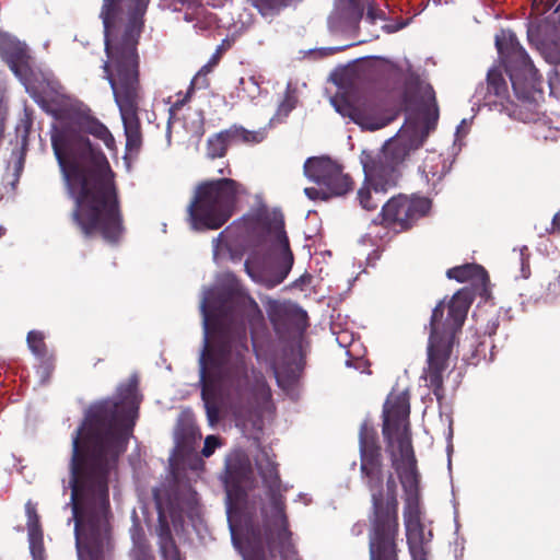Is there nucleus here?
Instances as JSON below:
<instances>
[{
	"label": "nucleus",
	"instance_id": "nucleus-1",
	"mask_svg": "<svg viewBox=\"0 0 560 560\" xmlns=\"http://www.w3.org/2000/svg\"><path fill=\"white\" fill-rule=\"evenodd\" d=\"M137 416L135 386L119 402L93 405L72 440L70 487L79 560H104L108 549L105 475L125 448Z\"/></svg>",
	"mask_w": 560,
	"mask_h": 560
},
{
	"label": "nucleus",
	"instance_id": "nucleus-2",
	"mask_svg": "<svg viewBox=\"0 0 560 560\" xmlns=\"http://www.w3.org/2000/svg\"><path fill=\"white\" fill-rule=\"evenodd\" d=\"M55 115L60 121L51 132V144L69 195L75 201L73 218L85 235L100 233L115 242L122 226L114 175L105 155L93 149L81 132L100 139L113 152L117 151L115 139L105 125L80 108Z\"/></svg>",
	"mask_w": 560,
	"mask_h": 560
},
{
	"label": "nucleus",
	"instance_id": "nucleus-3",
	"mask_svg": "<svg viewBox=\"0 0 560 560\" xmlns=\"http://www.w3.org/2000/svg\"><path fill=\"white\" fill-rule=\"evenodd\" d=\"M224 278L230 285L231 296L229 303L223 305V310H217L213 301V290L205 293L200 306L205 328V349L200 357V381L202 383V397L206 401L207 415L211 424L217 421L218 412L210 406L208 397L212 394L217 382L228 384L237 390L247 385V368L243 353L241 351L233 353L231 347L226 345L218 350L211 347V330L217 324L215 317L226 308H231L232 313H237L249 322L261 317L257 303L241 290L235 277L226 273Z\"/></svg>",
	"mask_w": 560,
	"mask_h": 560
},
{
	"label": "nucleus",
	"instance_id": "nucleus-4",
	"mask_svg": "<svg viewBox=\"0 0 560 560\" xmlns=\"http://www.w3.org/2000/svg\"><path fill=\"white\" fill-rule=\"evenodd\" d=\"M409 394L393 390L384 405L383 433L388 442L393 466L405 492L404 523L412 560H427V544L431 534L424 533L419 504V480L409 438Z\"/></svg>",
	"mask_w": 560,
	"mask_h": 560
},
{
	"label": "nucleus",
	"instance_id": "nucleus-5",
	"mask_svg": "<svg viewBox=\"0 0 560 560\" xmlns=\"http://www.w3.org/2000/svg\"><path fill=\"white\" fill-rule=\"evenodd\" d=\"M360 452L362 478L373 503L371 560H396L397 483L392 474H383L375 434L368 423H363L360 430Z\"/></svg>",
	"mask_w": 560,
	"mask_h": 560
},
{
	"label": "nucleus",
	"instance_id": "nucleus-6",
	"mask_svg": "<svg viewBox=\"0 0 560 560\" xmlns=\"http://www.w3.org/2000/svg\"><path fill=\"white\" fill-rule=\"evenodd\" d=\"M116 0H104L101 18L105 31L107 61L104 63L106 78L112 86L115 101L119 107L126 133V149L137 150L141 144L137 107L139 101V72L137 39L127 34L120 43L109 38L110 19Z\"/></svg>",
	"mask_w": 560,
	"mask_h": 560
},
{
	"label": "nucleus",
	"instance_id": "nucleus-7",
	"mask_svg": "<svg viewBox=\"0 0 560 560\" xmlns=\"http://www.w3.org/2000/svg\"><path fill=\"white\" fill-rule=\"evenodd\" d=\"M423 103L427 106V116L419 113L415 118L409 117L397 135L389 139L382 153L376 156L362 152L361 163L365 180L376 195H382L397 184L399 178L398 165L402 163L409 152L420 147L438 118L434 102V92L428 84L420 86Z\"/></svg>",
	"mask_w": 560,
	"mask_h": 560
},
{
	"label": "nucleus",
	"instance_id": "nucleus-8",
	"mask_svg": "<svg viewBox=\"0 0 560 560\" xmlns=\"http://www.w3.org/2000/svg\"><path fill=\"white\" fill-rule=\"evenodd\" d=\"M470 303V293L459 290L447 304L441 302L433 310L428 348L429 377L432 385L441 382V372L446 366L454 334L462 327Z\"/></svg>",
	"mask_w": 560,
	"mask_h": 560
},
{
	"label": "nucleus",
	"instance_id": "nucleus-9",
	"mask_svg": "<svg viewBox=\"0 0 560 560\" xmlns=\"http://www.w3.org/2000/svg\"><path fill=\"white\" fill-rule=\"evenodd\" d=\"M244 194V186L230 178L199 185L189 207L192 229L215 230L222 226L233 214L238 198Z\"/></svg>",
	"mask_w": 560,
	"mask_h": 560
},
{
	"label": "nucleus",
	"instance_id": "nucleus-10",
	"mask_svg": "<svg viewBox=\"0 0 560 560\" xmlns=\"http://www.w3.org/2000/svg\"><path fill=\"white\" fill-rule=\"evenodd\" d=\"M264 242L267 247L266 257L260 260L256 253L250 254L245 261V269L255 282L271 288L287 278L293 265V255L281 220H275Z\"/></svg>",
	"mask_w": 560,
	"mask_h": 560
},
{
	"label": "nucleus",
	"instance_id": "nucleus-11",
	"mask_svg": "<svg viewBox=\"0 0 560 560\" xmlns=\"http://www.w3.org/2000/svg\"><path fill=\"white\" fill-rule=\"evenodd\" d=\"M495 46L499 54L506 58L508 72L516 95L522 98L532 97L539 88L540 78L515 35L502 30L495 36Z\"/></svg>",
	"mask_w": 560,
	"mask_h": 560
},
{
	"label": "nucleus",
	"instance_id": "nucleus-12",
	"mask_svg": "<svg viewBox=\"0 0 560 560\" xmlns=\"http://www.w3.org/2000/svg\"><path fill=\"white\" fill-rule=\"evenodd\" d=\"M249 472V463L245 454L236 451L230 454L225 465V490H226V514L231 536L234 546L242 552L244 560H253L250 555L245 550L241 539L240 504L242 501L241 483L247 478Z\"/></svg>",
	"mask_w": 560,
	"mask_h": 560
},
{
	"label": "nucleus",
	"instance_id": "nucleus-13",
	"mask_svg": "<svg viewBox=\"0 0 560 560\" xmlns=\"http://www.w3.org/2000/svg\"><path fill=\"white\" fill-rule=\"evenodd\" d=\"M306 177L317 184V187L305 188L310 199L326 200L334 196H341L350 189L347 175L342 174L340 166L328 158H311L304 164Z\"/></svg>",
	"mask_w": 560,
	"mask_h": 560
},
{
	"label": "nucleus",
	"instance_id": "nucleus-14",
	"mask_svg": "<svg viewBox=\"0 0 560 560\" xmlns=\"http://www.w3.org/2000/svg\"><path fill=\"white\" fill-rule=\"evenodd\" d=\"M330 104L337 113L349 117L362 129L376 130L388 124V119L380 116L376 107L361 97L355 91L338 92L330 98Z\"/></svg>",
	"mask_w": 560,
	"mask_h": 560
},
{
	"label": "nucleus",
	"instance_id": "nucleus-15",
	"mask_svg": "<svg viewBox=\"0 0 560 560\" xmlns=\"http://www.w3.org/2000/svg\"><path fill=\"white\" fill-rule=\"evenodd\" d=\"M431 200L418 195H397L382 208L383 220L401 229L411 226L431 210Z\"/></svg>",
	"mask_w": 560,
	"mask_h": 560
},
{
	"label": "nucleus",
	"instance_id": "nucleus-16",
	"mask_svg": "<svg viewBox=\"0 0 560 560\" xmlns=\"http://www.w3.org/2000/svg\"><path fill=\"white\" fill-rule=\"evenodd\" d=\"M0 55L7 60L15 75L23 81L26 90H30L31 85L26 77L30 71V63L25 45L0 32Z\"/></svg>",
	"mask_w": 560,
	"mask_h": 560
},
{
	"label": "nucleus",
	"instance_id": "nucleus-17",
	"mask_svg": "<svg viewBox=\"0 0 560 560\" xmlns=\"http://www.w3.org/2000/svg\"><path fill=\"white\" fill-rule=\"evenodd\" d=\"M240 139L246 142H258L261 140V136L259 133L246 131L244 129H234L231 131L220 132L209 138L207 145L208 156L211 159L223 156L228 144Z\"/></svg>",
	"mask_w": 560,
	"mask_h": 560
},
{
	"label": "nucleus",
	"instance_id": "nucleus-18",
	"mask_svg": "<svg viewBox=\"0 0 560 560\" xmlns=\"http://www.w3.org/2000/svg\"><path fill=\"white\" fill-rule=\"evenodd\" d=\"M447 277L457 282H471L475 287H483L487 281L485 269L475 264L454 267L447 271Z\"/></svg>",
	"mask_w": 560,
	"mask_h": 560
},
{
	"label": "nucleus",
	"instance_id": "nucleus-19",
	"mask_svg": "<svg viewBox=\"0 0 560 560\" xmlns=\"http://www.w3.org/2000/svg\"><path fill=\"white\" fill-rule=\"evenodd\" d=\"M26 513L28 516L27 528H28V540L30 549L33 556V560H43L44 558V546L43 536L38 525V518L35 514V509L31 502L26 504Z\"/></svg>",
	"mask_w": 560,
	"mask_h": 560
},
{
	"label": "nucleus",
	"instance_id": "nucleus-20",
	"mask_svg": "<svg viewBox=\"0 0 560 560\" xmlns=\"http://www.w3.org/2000/svg\"><path fill=\"white\" fill-rule=\"evenodd\" d=\"M421 171L427 182L435 185L445 173L441 156L433 154L427 158Z\"/></svg>",
	"mask_w": 560,
	"mask_h": 560
},
{
	"label": "nucleus",
	"instance_id": "nucleus-21",
	"mask_svg": "<svg viewBox=\"0 0 560 560\" xmlns=\"http://www.w3.org/2000/svg\"><path fill=\"white\" fill-rule=\"evenodd\" d=\"M256 464L261 477L272 483L277 479L276 466L271 458L262 452L257 458Z\"/></svg>",
	"mask_w": 560,
	"mask_h": 560
},
{
	"label": "nucleus",
	"instance_id": "nucleus-22",
	"mask_svg": "<svg viewBox=\"0 0 560 560\" xmlns=\"http://www.w3.org/2000/svg\"><path fill=\"white\" fill-rule=\"evenodd\" d=\"M376 196L377 195L374 192L373 187L366 183V180L358 191L360 205L366 210H373L377 207L380 198H376Z\"/></svg>",
	"mask_w": 560,
	"mask_h": 560
},
{
	"label": "nucleus",
	"instance_id": "nucleus-23",
	"mask_svg": "<svg viewBox=\"0 0 560 560\" xmlns=\"http://www.w3.org/2000/svg\"><path fill=\"white\" fill-rule=\"evenodd\" d=\"M488 89L498 97H502L506 92V83L502 78V74L497 69H491L488 72Z\"/></svg>",
	"mask_w": 560,
	"mask_h": 560
},
{
	"label": "nucleus",
	"instance_id": "nucleus-24",
	"mask_svg": "<svg viewBox=\"0 0 560 560\" xmlns=\"http://www.w3.org/2000/svg\"><path fill=\"white\" fill-rule=\"evenodd\" d=\"M271 526H273L277 530H279V535L281 536L283 532V534H285V530H287V520H285V516L283 514V510H282V506L280 504V502H278L277 500L272 501V504H271Z\"/></svg>",
	"mask_w": 560,
	"mask_h": 560
},
{
	"label": "nucleus",
	"instance_id": "nucleus-25",
	"mask_svg": "<svg viewBox=\"0 0 560 560\" xmlns=\"http://www.w3.org/2000/svg\"><path fill=\"white\" fill-rule=\"evenodd\" d=\"M27 345L31 351L35 355L44 354L45 345H44V335L39 331H30L27 335Z\"/></svg>",
	"mask_w": 560,
	"mask_h": 560
},
{
	"label": "nucleus",
	"instance_id": "nucleus-26",
	"mask_svg": "<svg viewBox=\"0 0 560 560\" xmlns=\"http://www.w3.org/2000/svg\"><path fill=\"white\" fill-rule=\"evenodd\" d=\"M296 104V97L294 93L288 89L284 100L281 102V104L278 107L277 110V117H285L295 107Z\"/></svg>",
	"mask_w": 560,
	"mask_h": 560
},
{
	"label": "nucleus",
	"instance_id": "nucleus-27",
	"mask_svg": "<svg viewBox=\"0 0 560 560\" xmlns=\"http://www.w3.org/2000/svg\"><path fill=\"white\" fill-rule=\"evenodd\" d=\"M161 550L165 560H180L178 551L171 540H165L161 546Z\"/></svg>",
	"mask_w": 560,
	"mask_h": 560
},
{
	"label": "nucleus",
	"instance_id": "nucleus-28",
	"mask_svg": "<svg viewBox=\"0 0 560 560\" xmlns=\"http://www.w3.org/2000/svg\"><path fill=\"white\" fill-rule=\"evenodd\" d=\"M240 83L244 85L243 89L249 97L254 98L259 93V85L255 78H249L247 81L241 79Z\"/></svg>",
	"mask_w": 560,
	"mask_h": 560
},
{
	"label": "nucleus",
	"instance_id": "nucleus-29",
	"mask_svg": "<svg viewBox=\"0 0 560 560\" xmlns=\"http://www.w3.org/2000/svg\"><path fill=\"white\" fill-rule=\"evenodd\" d=\"M219 445H220V442H219L217 436H214V435L207 436L206 440H205V446H203V450H202V454L206 457H209L210 455L213 454L214 450Z\"/></svg>",
	"mask_w": 560,
	"mask_h": 560
},
{
	"label": "nucleus",
	"instance_id": "nucleus-30",
	"mask_svg": "<svg viewBox=\"0 0 560 560\" xmlns=\"http://www.w3.org/2000/svg\"><path fill=\"white\" fill-rule=\"evenodd\" d=\"M226 247V242L224 238V233H220L218 237L213 240V257L214 259H218L222 252Z\"/></svg>",
	"mask_w": 560,
	"mask_h": 560
},
{
	"label": "nucleus",
	"instance_id": "nucleus-31",
	"mask_svg": "<svg viewBox=\"0 0 560 560\" xmlns=\"http://www.w3.org/2000/svg\"><path fill=\"white\" fill-rule=\"evenodd\" d=\"M132 560H152L145 546H136L131 551Z\"/></svg>",
	"mask_w": 560,
	"mask_h": 560
},
{
	"label": "nucleus",
	"instance_id": "nucleus-32",
	"mask_svg": "<svg viewBox=\"0 0 560 560\" xmlns=\"http://www.w3.org/2000/svg\"><path fill=\"white\" fill-rule=\"evenodd\" d=\"M366 16L371 22H374L382 18V13L376 11L372 5H369Z\"/></svg>",
	"mask_w": 560,
	"mask_h": 560
},
{
	"label": "nucleus",
	"instance_id": "nucleus-33",
	"mask_svg": "<svg viewBox=\"0 0 560 560\" xmlns=\"http://www.w3.org/2000/svg\"><path fill=\"white\" fill-rule=\"evenodd\" d=\"M552 223L555 228L560 229V211L555 214Z\"/></svg>",
	"mask_w": 560,
	"mask_h": 560
},
{
	"label": "nucleus",
	"instance_id": "nucleus-34",
	"mask_svg": "<svg viewBox=\"0 0 560 560\" xmlns=\"http://www.w3.org/2000/svg\"><path fill=\"white\" fill-rule=\"evenodd\" d=\"M275 375H276V377H277V381H278L279 385L283 386L282 376H281V374L279 373V371H277V370H276V371H275Z\"/></svg>",
	"mask_w": 560,
	"mask_h": 560
},
{
	"label": "nucleus",
	"instance_id": "nucleus-35",
	"mask_svg": "<svg viewBox=\"0 0 560 560\" xmlns=\"http://www.w3.org/2000/svg\"><path fill=\"white\" fill-rule=\"evenodd\" d=\"M51 90H52L54 92H56V100H58L59 97H63V95H62V94H59V93H58V91H57L54 86L51 88Z\"/></svg>",
	"mask_w": 560,
	"mask_h": 560
},
{
	"label": "nucleus",
	"instance_id": "nucleus-36",
	"mask_svg": "<svg viewBox=\"0 0 560 560\" xmlns=\"http://www.w3.org/2000/svg\"><path fill=\"white\" fill-rule=\"evenodd\" d=\"M550 61L551 62H559L560 61V58L558 57H549Z\"/></svg>",
	"mask_w": 560,
	"mask_h": 560
},
{
	"label": "nucleus",
	"instance_id": "nucleus-37",
	"mask_svg": "<svg viewBox=\"0 0 560 560\" xmlns=\"http://www.w3.org/2000/svg\"><path fill=\"white\" fill-rule=\"evenodd\" d=\"M2 234H3V230H2V228H0V236H2Z\"/></svg>",
	"mask_w": 560,
	"mask_h": 560
}]
</instances>
